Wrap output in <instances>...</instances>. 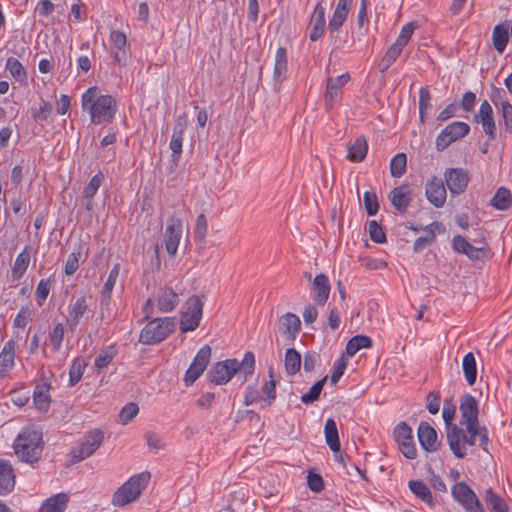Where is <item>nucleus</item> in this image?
Masks as SVG:
<instances>
[{
  "instance_id": "obj_10",
  "label": "nucleus",
  "mask_w": 512,
  "mask_h": 512,
  "mask_svg": "<svg viewBox=\"0 0 512 512\" xmlns=\"http://www.w3.org/2000/svg\"><path fill=\"white\" fill-rule=\"evenodd\" d=\"M470 126L462 121H455L447 125L437 136L435 147L437 151H444L451 143L465 137Z\"/></svg>"
},
{
  "instance_id": "obj_41",
  "label": "nucleus",
  "mask_w": 512,
  "mask_h": 512,
  "mask_svg": "<svg viewBox=\"0 0 512 512\" xmlns=\"http://www.w3.org/2000/svg\"><path fill=\"white\" fill-rule=\"evenodd\" d=\"M30 262V255L25 249L15 259L12 268V277L14 280H19L25 274Z\"/></svg>"
},
{
  "instance_id": "obj_4",
  "label": "nucleus",
  "mask_w": 512,
  "mask_h": 512,
  "mask_svg": "<svg viewBox=\"0 0 512 512\" xmlns=\"http://www.w3.org/2000/svg\"><path fill=\"white\" fill-rule=\"evenodd\" d=\"M43 448L42 432L34 426L25 427L14 442V451L17 457L30 464L40 459Z\"/></svg>"
},
{
  "instance_id": "obj_19",
  "label": "nucleus",
  "mask_w": 512,
  "mask_h": 512,
  "mask_svg": "<svg viewBox=\"0 0 512 512\" xmlns=\"http://www.w3.org/2000/svg\"><path fill=\"white\" fill-rule=\"evenodd\" d=\"M187 126L186 115H180L174 125L169 147L172 150V160L177 163L182 154L183 134Z\"/></svg>"
},
{
  "instance_id": "obj_27",
  "label": "nucleus",
  "mask_w": 512,
  "mask_h": 512,
  "mask_svg": "<svg viewBox=\"0 0 512 512\" xmlns=\"http://www.w3.org/2000/svg\"><path fill=\"white\" fill-rule=\"evenodd\" d=\"M347 159L351 162H362L368 152V143L364 136H358L347 146Z\"/></svg>"
},
{
  "instance_id": "obj_29",
  "label": "nucleus",
  "mask_w": 512,
  "mask_h": 512,
  "mask_svg": "<svg viewBox=\"0 0 512 512\" xmlns=\"http://www.w3.org/2000/svg\"><path fill=\"white\" fill-rule=\"evenodd\" d=\"M509 40V22L504 21L496 25L492 32V42L495 50L502 54Z\"/></svg>"
},
{
  "instance_id": "obj_47",
  "label": "nucleus",
  "mask_w": 512,
  "mask_h": 512,
  "mask_svg": "<svg viewBox=\"0 0 512 512\" xmlns=\"http://www.w3.org/2000/svg\"><path fill=\"white\" fill-rule=\"evenodd\" d=\"M431 108V95L428 87H421L419 90V119L425 122L426 111Z\"/></svg>"
},
{
  "instance_id": "obj_17",
  "label": "nucleus",
  "mask_w": 512,
  "mask_h": 512,
  "mask_svg": "<svg viewBox=\"0 0 512 512\" xmlns=\"http://www.w3.org/2000/svg\"><path fill=\"white\" fill-rule=\"evenodd\" d=\"M413 190L409 184H402L395 187L389 193V200L392 206L401 214L405 213L412 201Z\"/></svg>"
},
{
  "instance_id": "obj_11",
  "label": "nucleus",
  "mask_w": 512,
  "mask_h": 512,
  "mask_svg": "<svg viewBox=\"0 0 512 512\" xmlns=\"http://www.w3.org/2000/svg\"><path fill=\"white\" fill-rule=\"evenodd\" d=\"M211 358V347L204 345L197 352L184 376L186 386H191L205 371Z\"/></svg>"
},
{
  "instance_id": "obj_48",
  "label": "nucleus",
  "mask_w": 512,
  "mask_h": 512,
  "mask_svg": "<svg viewBox=\"0 0 512 512\" xmlns=\"http://www.w3.org/2000/svg\"><path fill=\"white\" fill-rule=\"evenodd\" d=\"M6 69L17 81H24L27 77L23 65L14 57H10L7 59Z\"/></svg>"
},
{
  "instance_id": "obj_3",
  "label": "nucleus",
  "mask_w": 512,
  "mask_h": 512,
  "mask_svg": "<svg viewBox=\"0 0 512 512\" xmlns=\"http://www.w3.org/2000/svg\"><path fill=\"white\" fill-rule=\"evenodd\" d=\"M467 433L468 435L457 425L449 428L447 442L455 457L464 458L466 455L465 445L474 446L477 437H479V446L484 451H488L489 436L485 426L474 425V432L467 431Z\"/></svg>"
},
{
  "instance_id": "obj_21",
  "label": "nucleus",
  "mask_w": 512,
  "mask_h": 512,
  "mask_svg": "<svg viewBox=\"0 0 512 512\" xmlns=\"http://www.w3.org/2000/svg\"><path fill=\"white\" fill-rule=\"evenodd\" d=\"M481 122L483 131L488 135L489 139L493 140L496 137V125L493 118V109L487 100H484L479 108L478 115L475 119Z\"/></svg>"
},
{
  "instance_id": "obj_52",
  "label": "nucleus",
  "mask_w": 512,
  "mask_h": 512,
  "mask_svg": "<svg viewBox=\"0 0 512 512\" xmlns=\"http://www.w3.org/2000/svg\"><path fill=\"white\" fill-rule=\"evenodd\" d=\"M363 202L369 216L377 214L379 210V203L375 192L366 191L363 195Z\"/></svg>"
},
{
  "instance_id": "obj_14",
  "label": "nucleus",
  "mask_w": 512,
  "mask_h": 512,
  "mask_svg": "<svg viewBox=\"0 0 512 512\" xmlns=\"http://www.w3.org/2000/svg\"><path fill=\"white\" fill-rule=\"evenodd\" d=\"M444 179L452 194H462L468 185V171L463 168H448L444 173Z\"/></svg>"
},
{
  "instance_id": "obj_32",
  "label": "nucleus",
  "mask_w": 512,
  "mask_h": 512,
  "mask_svg": "<svg viewBox=\"0 0 512 512\" xmlns=\"http://www.w3.org/2000/svg\"><path fill=\"white\" fill-rule=\"evenodd\" d=\"M87 307L85 297H79L72 305L66 321L67 326L71 331L75 330L79 325L80 319L85 314Z\"/></svg>"
},
{
  "instance_id": "obj_6",
  "label": "nucleus",
  "mask_w": 512,
  "mask_h": 512,
  "mask_svg": "<svg viewBox=\"0 0 512 512\" xmlns=\"http://www.w3.org/2000/svg\"><path fill=\"white\" fill-rule=\"evenodd\" d=\"M173 318H156L150 321L142 330L139 342L145 345H154L164 341L174 330Z\"/></svg>"
},
{
  "instance_id": "obj_1",
  "label": "nucleus",
  "mask_w": 512,
  "mask_h": 512,
  "mask_svg": "<svg viewBox=\"0 0 512 512\" xmlns=\"http://www.w3.org/2000/svg\"><path fill=\"white\" fill-rule=\"evenodd\" d=\"M255 369V356L252 352H246L241 362L237 359H227L212 365L207 372L209 382L222 385L226 384L237 372L244 375L243 382L252 376Z\"/></svg>"
},
{
  "instance_id": "obj_2",
  "label": "nucleus",
  "mask_w": 512,
  "mask_h": 512,
  "mask_svg": "<svg viewBox=\"0 0 512 512\" xmlns=\"http://www.w3.org/2000/svg\"><path fill=\"white\" fill-rule=\"evenodd\" d=\"M98 88L90 87L82 95V108L90 113L91 122H111L117 111V102L111 95H97Z\"/></svg>"
},
{
  "instance_id": "obj_28",
  "label": "nucleus",
  "mask_w": 512,
  "mask_h": 512,
  "mask_svg": "<svg viewBox=\"0 0 512 512\" xmlns=\"http://www.w3.org/2000/svg\"><path fill=\"white\" fill-rule=\"evenodd\" d=\"M15 343L7 341L0 352V379L7 375V372L14 366Z\"/></svg>"
},
{
  "instance_id": "obj_31",
  "label": "nucleus",
  "mask_w": 512,
  "mask_h": 512,
  "mask_svg": "<svg viewBox=\"0 0 512 512\" xmlns=\"http://www.w3.org/2000/svg\"><path fill=\"white\" fill-rule=\"evenodd\" d=\"M69 502V495L61 492L46 499L39 512H64Z\"/></svg>"
},
{
  "instance_id": "obj_62",
  "label": "nucleus",
  "mask_w": 512,
  "mask_h": 512,
  "mask_svg": "<svg viewBox=\"0 0 512 512\" xmlns=\"http://www.w3.org/2000/svg\"><path fill=\"white\" fill-rule=\"evenodd\" d=\"M308 487L313 492H321L324 489V482L320 474L309 472L307 476Z\"/></svg>"
},
{
  "instance_id": "obj_40",
  "label": "nucleus",
  "mask_w": 512,
  "mask_h": 512,
  "mask_svg": "<svg viewBox=\"0 0 512 512\" xmlns=\"http://www.w3.org/2000/svg\"><path fill=\"white\" fill-rule=\"evenodd\" d=\"M490 204L498 210L508 209L512 204L510 191L504 187H500L491 199Z\"/></svg>"
},
{
  "instance_id": "obj_43",
  "label": "nucleus",
  "mask_w": 512,
  "mask_h": 512,
  "mask_svg": "<svg viewBox=\"0 0 512 512\" xmlns=\"http://www.w3.org/2000/svg\"><path fill=\"white\" fill-rule=\"evenodd\" d=\"M328 376L325 375L323 378L318 380L316 383H314L309 391L307 393H304L301 396V402L303 404L309 405L314 403L316 400L319 399L321 391L323 390V387L327 381Z\"/></svg>"
},
{
  "instance_id": "obj_26",
  "label": "nucleus",
  "mask_w": 512,
  "mask_h": 512,
  "mask_svg": "<svg viewBox=\"0 0 512 512\" xmlns=\"http://www.w3.org/2000/svg\"><path fill=\"white\" fill-rule=\"evenodd\" d=\"M408 487L418 499L427 504L430 508H434L436 506V501L431 490L423 481L410 480L408 482Z\"/></svg>"
},
{
  "instance_id": "obj_25",
  "label": "nucleus",
  "mask_w": 512,
  "mask_h": 512,
  "mask_svg": "<svg viewBox=\"0 0 512 512\" xmlns=\"http://www.w3.org/2000/svg\"><path fill=\"white\" fill-rule=\"evenodd\" d=\"M15 474L9 461L0 459V495H6L14 489Z\"/></svg>"
},
{
  "instance_id": "obj_36",
  "label": "nucleus",
  "mask_w": 512,
  "mask_h": 512,
  "mask_svg": "<svg viewBox=\"0 0 512 512\" xmlns=\"http://www.w3.org/2000/svg\"><path fill=\"white\" fill-rule=\"evenodd\" d=\"M372 339L366 335L353 336L346 345V353L348 356H354L362 348H371Z\"/></svg>"
},
{
  "instance_id": "obj_22",
  "label": "nucleus",
  "mask_w": 512,
  "mask_h": 512,
  "mask_svg": "<svg viewBox=\"0 0 512 512\" xmlns=\"http://www.w3.org/2000/svg\"><path fill=\"white\" fill-rule=\"evenodd\" d=\"M300 329L301 321L296 314L288 312L279 318V330L289 340L293 341Z\"/></svg>"
},
{
  "instance_id": "obj_12",
  "label": "nucleus",
  "mask_w": 512,
  "mask_h": 512,
  "mask_svg": "<svg viewBox=\"0 0 512 512\" xmlns=\"http://www.w3.org/2000/svg\"><path fill=\"white\" fill-rule=\"evenodd\" d=\"M394 438L406 458H416L417 449L414 444L412 429L406 422H400L394 428Z\"/></svg>"
},
{
  "instance_id": "obj_60",
  "label": "nucleus",
  "mask_w": 512,
  "mask_h": 512,
  "mask_svg": "<svg viewBox=\"0 0 512 512\" xmlns=\"http://www.w3.org/2000/svg\"><path fill=\"white\" fill-rule=\"evenodd\" d=\"M110 41L114 49L119 51H125L127 43L126 35L118 30H113L110 34Z\"/></svg>"
},
{
  "instance_id": "obj_56",
  "label": "nucleus",
  "mask_w": 512,
  "mask_h": 512,
  "mask_svg": "<svg viewBox=\"0 0 512 512\" xmlns=\"http://www.w3.org/2000/svg\"><path fill=\"white\" fill-rule=\"evenodd\" d=\"M64 338V328L61 323H58L54 326L52 332L50 333V342L52 345V349L54 352L59 351L62 341Z\"/></svg>"
},
{
  "instance_id": "obj_51",
  "label": "nucleus",
  "mask_w": 512,
  "mask_h": 512,
  "mask_svg": "<svg viewBox=\"0 0 512 512\" xmlns=\"http://www.w3.org/2000/svg\"><path fill=\"white\" fill-rule=\"evenodd\" d=\"M348 13L349 12L346 10H340L337 7L335 8L332 18L330 19V21L328 23V28H329L330 32L333 33L340 29V27L346 21Z\"/></svg>"
},
{
  "instance_id": "obj_49",
  "label": "nucleus",
  "mask_w": 512,
  "mask_h": 512,
  "mask_svg": "<svg viewBox=\"0 0 512 512\" xmlns=\"http://www.w3.org/2000/svg\"><path fill=\"white\" fill-rule=\"evenodd\" d=\"M103 181H104V175L101 171H99L97 174H95L90 179L88 184L84 187V189H83L84 198H94V196L96 195V193Z\"/></svg>"
},
{
  "instance_id": "obj_37",
  "label": "nucleus",
  "mask_w": 512,
  "mask_h": 512,
  "mask_svg": "<svg viewBox=\"0 0 512 512\" xmlns=\"http://www.w3.org/2000/svg\"><path fill=\"white\" fill-rule=\"evenodd\" d=\"M285 370L288 375L296 374L301 368V355L294 348H288L285 352Z\"/></svg>"
},
{
  "instance_id": "obj_54",
  "label": "nucleus",
  "mask_w": 512,
  "mask_h": 512,
  "mask_svg": "<svg viewBox=\"0 0 512 512\" xmlns=\"http://www.w3.org/2000/svg\"><path fill=\"white\" fill-rule=\"evenodd\" d=\"M208 224L204 214H199L196 219V225L194 229V237L198 242H203L207 233Z\"/></svg>"
},
{
  "instance_id": "obj_53",
  "label": "nucleus",
  "mask_w": 512,
  "mask_h": 512,
  "mask_svg": "<svg viewBox=\"0 0 512 512\" xmlns=\"http://www.w3.org/2000/svg\"><path fill=\"white\" fill-rule=\"evenodd\" d=\"M268 373L271 379L266 382L262 388L263 392L266 394V398L262 400L267 401V404L270 405L276 398V381L273 379V367H269Z\"/></svg>"
},
{
  "instance_id": "obj_33",
  "label": "nucleus",
  "mask_w": 512,
  "mask_h": 512,
  "mask_svg": "<svg viewBox=\"0 0 512 512\" xmlns=\"http://www.w3.org/2000/svg\"><path fill=\"white\" fill-rule=\"evenodd\" d=\"M287 74V51L284 47H279L275 55V65L273 71V79L276 83L281 84Z\"/></svg>"
},
{
  "instance_id": "obj_64",
  "label": "nucleus",
  "mask_w": 512,
  "mask_h": 512,
  "mask_svg": "<svg viewBox=\"0 0 512 512\" xmlns=\"http://www.w3.org/2000/svg\"><path fill=\"white\" fill-rule=\"evenodd\" d=\"M147 445L150 449L158 451L165 447L162 439L154 432L148 431L144 435Z\"/></svg>"
},
{
  "instance_id": "obj_23",
  "label": "nucleus",
  "mask_w": 512,
  "mask_h": 512,
  "mask_svg": "<svg viewBox=\"0 0 512 512\" xmlns=\"http://www.w3.org/2000/svg\"><path fill=\"white\" fill-rule=\"evenodd\" d=\"M156 303L159 311L167 313L176 308L179 304V297L171 287H164L159 290Z\"/></svg>"
},
{
  "instance_id": "obj_13",
  "label": "nucleus",
  "mask_w": 512,
  "mask_h": 512,
  "mask_svg": "<svg viewBox=\"0 0 512 512\" xmlns=\"http://www.w3.org/2000/svg\"><path fill=\"white\" fill-rule=\"evenodd\" d=\"M462 421L466 425V431L474 432V425H480L478 420V402L471 394L462 396L459 406Z\"/></svg>"
},
{
  "instance_id": "obj_30",
  "label": "nucleus",
  "mask_w": 512,
  "mask_h": 512,
  "mask_svg": "<svg viewBox=\"0 0 512 512\" xmlns=\"http://www.w3.org/2000/svg\"><path fill=\"white\" fill-rule=\"evenodd\" d=\"M49 390L50 384L47 381L36 385L34 389L33 402L39 411L46 412L50 407L51 398L49 395Z\"/></svg>"
},
{
  "instance_id": "obj_57",
  "label": "nucleus",
  "mask_w": 512,
  "mask_h": 512,
  "mask_svg": "<svg viewBox=\"0 0 512 512\" xmlns=\"http://www.w3.org/2000/svg\"><path fill=\"white\" fill-rule=\"evenodd\" d=\"M501 114L505 130L512 134V104L508 101H501Z\"/></svg>"
},
{
  "instance_id": "obj_18",
  "label": "nucleus",
  "mask_w": 512,
  "mask_h": 512,
  "mask_svg": "<svg viewBox=\"0 0 512 512\" xmlns=\"http://www.w3.org/2000/svg\"><path fill=\"white\" fill-rule=\"evenodd\" d=\"M425 195L435 207L440 208L446 201V189L442 179L433 176L426 184Z\"/></svg>"
},
{
  "instance_id": "obj_35",
  "label": "nucleus",
  "mask_w": 512,
  "mask_h": 512,
  "mask_svg": "<svg viewBox=\"0 0 512 512\" xmlns=\"http://www.w3.org/2000/svg\"><path fill=\"white\" fill-rule=\"evenodd\" d=\"M324 434H325L326 443L329 446V448L334 453H339L340 452V441H339V436H338V429H337L336 422L332 418L327 419V421L325 423Z\"/></svg>"
},
{
  "instance_id": "obj_20",
  "label": "nucleus",
  "mask_w": 512,
  "mask_h": 512,
  "mask_svg": "<svg viewBox=\"0 0 512 512\" xmlns=\"http://www.w3.org/2000/svg\"><path fill=\"white\" fill-rule=\"evenodd\" d=\"M417 432L419 443L425 451L435 452L439 449L440 443L437 440V432L429 423L420 422Z\"/></svg>"
},
{
  "instance_id": "obj_39",
  "label": "nucleus",
  "mask_w": 512,
  "mask_h": 512,
  "mask_svg": "<svg viewBox=\"0 0 512 512\" xmlns=\"http://www.w3.org/2000/svg\"><path fill=\"white\" fill-rule=\"evenodd\" d=\"M484 500L491 506L494 512H509V507L505 500L495 493L492 488L485 491Z\"/></svg>"
},
{
  "instance_id": "obj_38",
  "label": "nucleus",
  "mask_w": 512,
  "mask_h": 512,
  "mask_svg": "<svg viewBox=\"0 0 512 512\" xmlns=\"http://www.w3.org/2000/svg\"><path fill=\"white\" fill-rule=\"evenodd\" d=\"M462 369L469 385H473L477 378V367L474 354L472 352L467 353L462 360Z\"/></svg>"
},
{
  "instance_id": "obj_5",
  "label": "nucleus",
  "mask_w": 512,
  "mask_h": 512,
  "mask_svg": "<svg viewBox=\"0 0 512 512\" xmlns=\"http://www.w3.org/2000/svg\"><path fill=\"white\" fill-rule=\"evenodd\" d=\"M150 480L149 472L132 476L114 493L112 502L116 506H124L135 501L145 489Z\"/></svg>"
},
{
  "instance_id": "obj_15",
  "label": "nucleus",
  "mask_w": 512,
  "mask_h": 512,
  "mask_svg": "<svg viewBox=\"0 0 512 512\" xmlns=\"http://www.w3.org/2000/svg\"><path fill=\"white\" fill-rule=\"evenodd\" d=\"M350 80V75L344 73L338 77H329L326 81V91L324 94L325 106L330 110L337 102L342 93V88Z\"/></svg>"
},
{
  "instance_id": "obj_55",
  "label": "nucleus",
  "mask_w": 512,
  "mask_h": 512,
  "mask_svg": "<svg viewBox=\"0 0 512 512\" xmlns=\"http://www.w3.org/2000/svg\"><path fill=\"white\" fill-rule=\"evenodd\" d=\"M139 412V407L136 403L126 404L119 413V419L122 424H127L131 421Z\"/></svg>"
},
{
  "instance_id": "obj_7",
  "label": "nucleus",
  "mask_w": 512,
  "mask_h": 512,
  "mask_svg": "<svg viewBox=\"0 0 512 512\" xmlns=\"http://www.w3.org/2000/svg\"><path fill=\"white\" fill-rule=\"evenodd\" d=\"M203 302L196 295L190 296L181 311L180 329L183 333L194 331L200 324Z\"/></svg>"
},
{
  "instance_id": "obj_9",
  "label": "nucleus",
  "mask_w": 512,
  "mask_h": 512,
  "mask_svg": "<svg viewBox=\"0 0 512 512\" xmlns=\"http://www.w3.org/2000/svg\"><path fill=\"white\" fill-rule=\"evenodd\" d=\"M103 433L100 430L88 432L83 440L71 450L72 462H80L91 456L101 445Z\"/></svg>"
},
{
  "instance_id": "obj_58",
  "label": "nucleus",
  "mask_w": 512,
  "mask_h": 512,
  "mask_svg": "<svg viewBox=\"0 0 512 512\" xmlns=\"http://www.w3.org/2000/svg\"><path fill=\"white\" fill-rule=\"evenodd\" d=\"M434 241H435L434 230L430 229L429 233L427 232V234L425 236L418 237L415 240L413 250H414V252L419 253L423 249H425L428 245L432 244Z\"/></svg>"
},
{
  "instance_id": "obj_45",
  "label": "nucleus",
  "mask_w": 512,
  "mask_h": 512,
  "mask_svg": "<svg viewBox=\"0 0 512 512\" xmlns=\"http://www.w3.org/2000/svg\"><path fill=\"white\" fill-rule=\"evenodd\" d=\"M407 168V156L405 153L396 154L390 162V173L393 177L399 178L405 174Z\"/></svg>"
},
{
  "instance_id": "obj_42",
  "label": "nucleus",
  "mask_w": 512,
  "mask_h": 512,
  "mask_svg": "<svg viewBox=\"0 0 512 512\" xmlns=\"http://www.w3.org/2000/svg\"><path fill=\"white\" fill-rule=\"evenodd\" d=\"M86 366L87 363L82 357L73 360L69 369V386H75L81 380Z\"/></svg>"
},
{
  "instance_id": "obj_61",
  "label": "nucleus",
  "mask_w": 512,
  "mask_h": 512,
  "mask_svg": "<svg viewBox=\"0 0 512 512\" xmlns=\"http://www.w3.org/2000/svg\"><path fill=\"white\" fill-rule=\"evenodd\" d=\"M31 314L32 311L29 306L22 307L14 319V326L24 328L31 319Z\"/></svg>"
},
{
  "instance_id": "obj_50",
  "label": "nucleus",
  "mask_w": 512,
  "mask_h": 512,
  "mask_svg": "<svg viewBox=\"0 0 512 512\" xmlns=\"http://www.w3.org/2000/svg\"><path fill=\"white\" fill-rule=\"evenodd\" d=\"M368 231L371 240L375 243L383 244L386 242V234L382 226L376 220L368 222Z\"/></svg>"
},
{
  "instance_id": "obj_16",
  "label": "nucleus",
  "mask_w": 512,
  "mask_h": 512,
  "mask_svg": "<svg viewBox=\"0 0 512 512\" xmlns=\"http://www.w3.org/2000/svg\"><path fill=\"white\" fill-rule=\"evenodd\" d=\"M182 236V221L172 216L165 230V248L170 256H175Z\"/></svg>"
},
{
  "instance_id": "obj_63",
  "label": "nucleus",
  "mask_w": 512,
  "mask_h": 512,
  "mask_svg": "<svg viewBox=\"0 0 512 512\" xmlns=\"http://www.w3.org/2000/svg\"><path fill=\"white\" fill-rule=\"evenodd\" d=\"M80 256H81L80 251H78L77 253L72 252L71 254H69L66 264H65V268H64L66 275H72L76 272V270L79 267V257Z\"/></svg>"
},
{
  "instance_id": "obj_24",
  "label": "nucleus",
  "mask_w": 512,
  "mask_h": 512,
  "mask_svg": "<svg viewBox=\"0 0 512 512\" xmlns=\"http://www.w3.org/2000/svg\"><path fill=\"white\" fill-rule=\"evenodd\" d=\"M330 288L329 279L325 274L316 275L312 283V290L314 291L313 299L318 305H324L327 302Z\"/></svg>"
},
{
  "instance_id": "obj_46",
  "label": "nucleus",
  "mask_w": 512,
  "mask_h": 512,
  "mask_svg": "<svg viewBox=\"0 0 512 512\" xmlns=\"http://www.w3.org/2000/svg\"><path fill=\"white\" fill-rule=\"evenodd\" d=\"M116 349L114 345L107 346L100 350L98 356L95 359L94 365L98 369L107 367L116 356Z\"/></svg>"
},
{
  "instance_id": "obj_34",
  "label": "nucleus",
  "mask_w": 512,
  "mask_h": 512,
  "mask_svg": "<svg viewBox=\"0 0 512 512\" xmlns=\"http://www.w3.org/2000/svg\"><path fill=\"white\" fill-rule=\"evenodd\" d=\"M120 264L116 263L109 272L108 278L101 291V305L108 306L111 293L119 276Z\"/></svg>"
},
{
  "instance_id": "obj_44",
  "label": "nucleus",
  "mask_w": 512,
  "mask_h": 512,
  "mask_svg": "<svg viewBox=\"0 0 512 512\" xmlns=\"http://www.w3.org/2000/svg\"><path fill=\"white\" fill-rule=\"evenodd\" d=\"M404 47V45L395 41V43L388 48L380 63L382 71L388 69L396 61Z\"/></svg>"
},
{
  "instance_id": "obj_8",
  "label": "nucleus",
  "mask_w": 512,
  "mask_h": 512,
  "mask_svg": "<svg viewBox=\"0 0 512 512\" xmlns=\"http://www.w3.org/2000/svg\"><path fill=\"white\" fill-rule=\"evenodd\" d=\"M451 494L466 512H485L474 491L465 483L458 482L452 486Z\"/></svg>"
},
{
  "instance_id": "obj_59",
  "label": "nucleus",
  "mask_w": 512,
  "mask_h": 512,
  "mask_svg": "<svg viewBox=\"0 0 512 512\" xmlns=\"http://www.w3.org/2000/svg\"><path fill=\"white\" fill-rule=\"evenodd\" d=\"M326 20H319L311 18V31L309 34V38L311 41H317L320 39L325 30Z\"/></svg>"
}]
</instances>
